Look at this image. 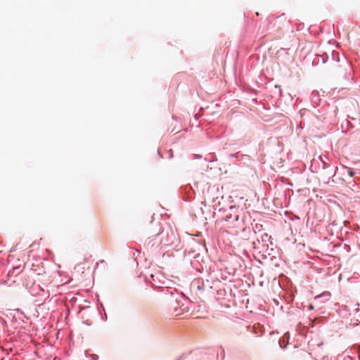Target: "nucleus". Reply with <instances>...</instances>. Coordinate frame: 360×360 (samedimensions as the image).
<instances>
[{
  "label": "nucleus",
  "mask_w": 360,
  "mask_h": 360,
  "mask_svg": "<svg viewBox=\"0 0 360 360\" xmlns=\"http://www.w3.org/2000/svg\"><path fill=\"white\" fill-rule=\"evenodd\" d=\"M145 232L148 234V235H151V236H158L160 234V229H156L155 231H150L148 229H145Z\"/></svg>",
  "instance_id": "f257e3e1"
},
{
  "label": "nucleus",
  "mask_w": 360,
  "mask_h": 360,
  "mask_svg": "<svg viewBox=\"0 0 360 360\" xmlns=\"http://www.w3.org/2000/svg\"><path fill=\"white\" fill-rule=\"evenodd\" d=\"M348 173L350 176H353L354 173L350 169H348Z\"/></svg>",
  "instance_id": "f03ea898"
},
{
  "label": "nucleus",
  "mask_w": 360,
  "mask_h": 360,
  "mask_svg": "<svg viewBox=\"0 0 360 360\" xmlns=\"http://www.w3.org/2000/svg\"><path fill=\"white\" fill-rule=\"evenodd\" d=\"M81 264H77L76 267L75 268H79Z\"/></svg>",
  "instance_id": "7ed1b4c3"
},
{
  "label": "nucleus",
  "mask_w": 360,
  "mask_h": 360,
  "mask_svg": "<svg viewBox=\"0 0 360 360\" xmlns=\"http://www.w3.org/2000/svg\"><path fill=\"white\" fill-rule=\"evenodd\" d=\"M150 226H151V227H153V226H153V223H152V221L150 222Z\"/></svg>",
  "instance_id": "20e7f679"
}]
</instances>
